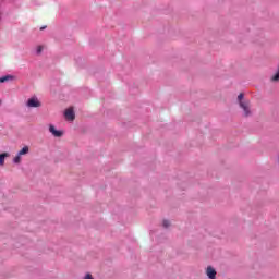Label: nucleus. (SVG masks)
Returning a JSON list of instances; mask_svg holds the SVG:
<instances>
[{
	"mask_svg": "<svg viewBox=\"0 0 279 279\" xmlns=\"http://www.w3.org/2000/svg\"><path fill=\"white\" fill-rule=\"evenodd\" d=\"M245 94L241 93L238 96V102L240 108L243 110V117H252V109L250 107V100L244 99Z\"/></svg>",
	"mask_w": 279,
	"mask_h": 279,
	"instance_id": "f257e3e1",
	"label": "nucleus"
},
{
	"mask_svg": "<svg viewBox=\"0 0 279 279\" xmlns=\"http://www.w3.org/2000/svg\"><path fill=\"white\" fill-rule=\"evenodd\" d=\"M29 154V146H24L13 158L14 165H21V156H27Z\"/></svg>",
	"mask_w": 279,
	"mask_h": 279,
	"instance_id": "f03ea898",
	"label": "nucleus"
},
{
	"mask_svg": "<svg viewBox=\"0 0 279 279\" xmlns=\"http://www.w3.org/2000/svg\"><path fill=\"white\" fill-rule=\"evenodd\" d=\"M26 106L27 108H40L43 104H40V100H38V97L33 96L28 98V100L26 101Z\"/></svg>",
	"mask_w": 279,
	"mask_h": 279,
	"instance_id": "7ed1b4c3",
	"label": "nucleus"
},
{
	"mask_svg": "<svg viewBox=\"0 0 279 279\" xmlns=\"http://www.w3.org/2000/svg\"><path fill=\"white\" fill-rule=\"evenodd\" d=\"M49 132H50V134H52V136H56V138H60L64 134L62 131L57 130L53 124L49 125Z\"/></svg>",
	"mask_w": 279,
	"mask_h": 279,
	"instance_id": "20e7f679",
	"label": "nucleus"
},
{
	"mask_svg": "<svg viewBox=\"0 0 279 279\" xmlns=\"http://www.w3.org/2000/svg\"><path fill=\"white\" fill-rule=\"evenodd\" d=\"M64 117L68 121H75V111H73V109H66Z\"/></svg>",
	"mask_w": 279,
	"mask_h": 279,
	"instance_id": "39448f33",
	"label": "nucleus"
},
{
	"mask_svg": "<svg viewBox=\"0 0 279 279\" xmlns=\"http://www.w3.org/2000/svg\"><path fill=\"white\" fill-rule=\"evenodd\" d=\"M206 275L209 279H216L217 278V270L213 268V266H208L206 269Z\"/></svg>",
	"mask_w": 279,
	"mask_h": 279,
	"instance_id": "423d86ee",
	"label": "nucleus"
},
{
	"mask_svg": "<svg viewBox=\"0 0 279 279\" xmlns=\"http://www.w3.org/2000/svg\"><path fill=\"white\" fill-rule=\"evenodd\" d=\"M5 82H14V75L7 74L0 77V84H5Z\"/></svg>",
	"mask_w": 279,
	"mask_h": 279,
	"instance_id": "0eeeda50",
	"label": "nucleus"
},
{
	"mask_svg": "<svg viewBox=\"0 0 279 279\" xmlns=\"http://www.w3.org/2000/svg\"><path fill=\"white\" fill-rule=\"evenodd\" d=\"M8 156H10V154H8V153L0 154V166L1 167H3L5 165V158H8Z\"/></svg>",
	"mask_w": 279,
	"mask_h": 279,
	"instance_id": "6e6552de",
	"label": "nucleus"
},
{
	"mask_svg": "<svg viewBox=\"0 0 279 279\" xmlns=\"http://www.w3.org/2000/svg\"><path fill=\"white\" fill-rule=\"evenodd\" d=\"M162 227H163V228H170V227H171V221H169V220H163V221H162Z\"/></svg>",
	"mask_w": 279,
	"mask_h": 279,
	"instance_id": "1a4fd4ad",
	"label": "nucleus"
},
{
	"mask_svg": "<svg viewBox=\"0 0 279 279\" xmlns=\"http://www.w3.org/2000/svg\"><path fill=\"white\" fill-rule=\"evenodd\" d=\"M37 56H40L43 53V46H38L36 49Z\"/></svg>",
	"mask_w": 279,
	"mask_h": 279,
	"instance_id": "9d476101",
	"label": "nucleus"
},
{
	"mask_svg": "<svg viewBox=\"0 0 279 279\" xmlns=\"http://www.w3.org/2000/svg\"><path fill=\"white\" fill-rule=\"evenodd\" d=\"M83 279H95L90 272H87Z\"/></svg>",
	"mask_w": 279,
	"mask_h": 279,
	"instance_id": "9b49d317",
	"label": "nucleus"
},
{
	"mask_svg": "<svg viewBox=\"0 0 279 279\" xmlns=\"http://www.w3.org/2000/svg\"><path fill=\"white\" fill-rule=\"evenodd\" d=\"M40 29H41V31H43V29H47V26H41Z\"/></svg>",
	"mask_w": 279,
	"mask_h": 279,
	"instance_id": "f8f14e48",
	"label": "nucleus"
}]
</instances>
